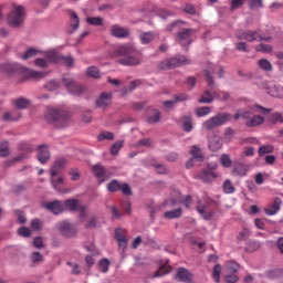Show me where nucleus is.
<instances>
[{"label": "nucleus", "mask_w": 283, "mask_h": 283, "mask_svg": "<svg viewBox=\"0 0 283 283\" xmlns=\"http://www.w3.org/2000/svg\"><path fill=\"white\" fill-rule=\"evenodd\" d=\"M212 74H213V67L206 70V78L208 82V88H207V91H205L203 95H201V97L199 99L200 104H210L213 102L212 91L214 87V80H213Z\"/></svg>", "instance_id": "39448f33"}, {"label": "nucleus", "mask_w": 283, "mask_h": 283, "mask_svg": "<svg viewBox=\"0 0 283 283\" xmlns=\"http://www.w3.org/2000/svg\"><path fill=\"white\" fill-rule=\"evenodd\" d=\"M31 261H32L33 263L43 262V256H42V254H41L39 251H34V252L31 254Z\"/></svg>", "instance_id": "0e129e2a"}, {"label": "nucleus", "mask_w": 283, "mask_h": 283, "mask_svg": "<svg viewBox=\"0 0 283 283\" xmlns=\"http://www.w3.org/2000/svg\"><path fill=\"white\" fill-rule=\"evenodd\" d=\"M222 147L221 139L219 137H214L210 139V143L208 144V148L212 151H218Z\"/></svg>", "instance_id": "f704fd0d"}, {"label": "nucleus", "mask_w": 283, "mask_h": 283, "mask_svg": "<svg viewBox=\"0 0 283 283\" xmlns=\"http://www.w3.org/2000/svg\"><path fill=\"white\" fill-rule=\"evenodd\" d=\"M98 265L103 273H107L109 271L111 261H108V259H102Z\"/></svg>", "instance_id": "13d9d810"}, {"label": "nucleus", "mask_w": 283, "mask_h": 283, "mask_svg": "<svg viewBox=\"0 0 283 283\" xmlns=\"http://www.w3.org/2000/svg\"><path fill=\"white\" fill-rule=\"evenodd\" d=\"M20 118H21V114L20 113L15 114V112H13V113L7 112L3 115V119L7 122H17Z\"/></svg>", "instance_id": "49530a36"}, {"label": "nucleus", "mask_w": 283, "mask_h": 283, "mask_svg": "<svg viewBox=\"0 0 283 283\" xmlns=\"http://www.w3.org/2000/svg\"><path fill=\"white\" fill-rule=\"evenodd\" d=\"M59 87H60V84L55 80H51V81L46 82V84H44V88H46V91H49V92H54V91L59 90Z\"/></svg>", "instance_id": "8fccbe9b"}, {"label": "nucleus", "mask_w": 283, "mask_h": 283, "mask_svg": "<svg viewBox=\"0 0 283 283\" xmlns=\"http://www.w3.org/2000/svg\"><path fill=\"white\" fill-rule=\"evenodd\" d=\"M196 33L195 29H184L182 31L177 33V40L181 46L186 48L191 45L192 35Z\"/></svg>", "instance_id": "ddd939ff"}, {"label": "nucleus", "mask_w": 283, "mask_h": 283, "mask_svg": "<svg viewBox=\"0 0 283 283\" xmlns=\"http://www.w3.org/2000/svg\"><path fill=\"white\" fill-rule=\"evenodd\" d=\"M227 272L235 274L240 270L239 263H235V261H228L226 265Z\"/></svg>", "instance_id": "a19ab883"}, {"label": "nucleus", "mask_w": 283, "mask_h": 283, "mask_svg": "<svg viewBox=\"0 0 283 283\" xmlns=\"http://www.w3.org/2000/svg\"><path fill=\"white\" fill-rule=\"evenodd\" d=\"M66 165V160L64 158L57 159L53 163V167H51V185H53V189L59 193H69L70 190L62 188L61 185L64 184L63 177L56 178L60 176L61 171H63Z\"/></svg>", "instance_id": "f03ea898"}, {"label": "nucleus", "mask_w": 283, "mask_h": 283, "mask_svg": "<svg viewBox=\"0 0 283 283\" xmlns=\"http://www.w3.org/2000/svg\"><path fill=\"white\" fill-rule=\"evenodd\" d=\"M271 123L272 124H283V114L282 113H274L271 115V118H270Z\"/></svg>", "instance_id": "bf43d9fd"}, {"label": "nucleus", "mask_w": 283, "mask_h": 283, "mask_svg": "<svg viewBox=\"0 0 283 283\" xmlns=\"http://www.w3.org/2000/svg\"><path fill=\"white\" fill-rule=\"evenodd\" d=\"M113 93H101L96 101V106L99 108H106L112 104Z\"/></svg>", "instance_id": "5701e85b"}, {"label": "nucleus", "mask_w": 283, "mask_h": 283, "mask_svg": "<svg viewBox=\"0 0 283 283\" xmlns=\"http://www.w3.org/2000/svg\"><path fill=\"white\" fill-rule=\"evenodd\" d=\"M70 24L67 27V34H73L80 28V18L76 12L69 10Z\"/></svg>", "instance_id": "412c9836"}, {"label": "nucleus", "mask_w": 283, "mask_h": 283, "mask_svg": "<svg viewBox=\"0 0 283 283\" xmlns=\"http://www.w3.org/2000/svg\"><path fill=\"white\" fill-rule=\"evenodd\" d=\"M155 39V34L151 31L144 32L139 35L140 44L142 45H148L150 44Z\"/></svg>", "instance_id": "bb28decb"}, {"label": "nucleus", "mask_w": 283, "mask_h": 283, "mask_svg": "<svg viewBox=\"0 0 283 283\" xmlns=\"http://www.w3.org/2000/svg\"><path fill=\"white\" fill-rule=\"evenodd\" d=\"M258 65L264 72H271L273 70V65L268 59L259 60Z\"/></svg>", "instance_id": "e433bc0d"}, {"label": "nucleus", "mask_w": 283, "mask_h": 283, "mask_svg": "<svg viewBox=\"0 0 283 283\" xmlns=\"http://www.w3.org/2000/svg\"><path fill=\"white\" fill-rule=\"evenodd\" d=\"M92 171L99 184L105 182V180H109L111 178V175L105 170L102 165H94L92 167Z\"/></svg>", "instance_id": "f3484780"}, {"label": "nucleus", "mask_w": 283, "mask_h": 283, "mask_svg": "<svg viewBox=\"0 0 283 283\" xmlns=\"http://www.w3.org/2000/svg\"><path fill=\"white\" fill-rule=\"evenodd\" d=\"M254 84L262 90H266L268 94H270L272 97L283 98V88H277V86H274V88H271V84H269L268 81H264L261 76H258L255 78Z\"/></svg>", "instance_id": "9d476101"}, {"label": "nucleus", "mask_w": 283, "mask_h": 283, "mask_svg": "<svg viewBox=\"0 0 283 283\" xmlns=\"http://www.w3.org/2000/svg\"><path fill=\"white\" fill-rule=\"evenodd\" d=\"M38 53H39V50L30 48L24 52V54H22L21 57L23 61H27V60L35 57L38 55Z\"/></svg>", "instance_id": "79ce46f5"}, {"label": "nucleus", "mask_w": 283, "mask_h": 283, "mask_svg": "<svg viewBox=\"0 0 283 283\" xmlns=\"http://www.w3.org/2000/svg\"><path fill=\"white\" fill-rule=\"evenodd\" d=\"M250 237H251V230L249 228H242L239 231L237 239L239 242H243V241L249 240Z\"/></svg>", "instance_id": "473e14b6"}, {"label": "nucleus", "mask_w": 283, "mask_h": 283, "mask_svg": "<svg viewBox=\"0 0 283 283\" xmlns=\"http://www.w3.org/2000/svg\"><path fill=\"white\" fill-rule=\"evenodd\" d=\"M70 113L62 109L49 108L46 109V115L44 119L53 124L56 128H64L70 124Z\"/></svg>", "instance_id": "7ed1b4c3"}, {"label": "nucleus", "mask_w": 283, "mask_h": 283, "mask_svg": "<svg viewBox=\"0 0 283 283\" xmlns=\"http://www.w3.org/2000/svg\"><path fill=\"white\" fill-rule=\"evenodd\" d=\"M255 51L260 53H271L273 51V46L265 43H260L255 46Z\"/></svg>", "instance_id": "a18cd8bd"}, {"label": "nucleus", "mask_w": 283, "mask_h": 283, "mask_svg": "<svg viewBox=\"0 0 283 283\" xmlns=\"http://www.w3.org/2000/svg\"><path fill=\"white\" fill-rule=\"evenodd\" d=\"M64 210L69 209L70 211H76L78 208L77 199H66L63 202Z\"/></svg>", "instance_id": "c85d7f7f"}, {"label": "nucleus", "mask_w": 283, "mask_h": 283, "mask_svg": "<svg viewBox=\"0 0 283 283\" xmlns=\"http://www.w3.org/2000/svg\"><path fill=\"white\" fill-rule=\"evenodd\" d=\"M44 208L55 216L64 212V203L60 200L46 202L44 203Z\"/></svg>", "instance_id": "aec40b11"}, {"label": "nucleus", "mask_w": 283, "mask_h": 283, "mask_svg": "<svg viewBox=\"0 0 283 283\" xmlns=\"http://www.w3.org/2000/svg\"><path fill=\"white\" fill-rule=\"evenodd\" d=\"M283 206V200L280 197L274 198L273 202L269 206V208L264 209V213L269 217H273L279 213Z\"/></svg>", "instance_id": "a211bd4d"}, {"label": "nucleus", "mask_w": 283, "mask_h": 283, "mask_svg": "<svg viewBox=\"0 0 283 283\" xmlns=\"http://www.w3.org/2000/svg\"><path fill=\"white\" fill-rule=\"evenodd\" d=\"M239 281V276L235 273L229 274L224 276L226 283H237Z\"/></svg>", "instance_id": "774afa93"}, {"label": "nucleus", "mask_w": 283, "mask_h": 283, "mask_svg": "<svg viewBox=\"0 0 283 283\" xmlns=\"http://www.w3.org/2000/svg\"><path fill=\"white\" fill-rule=\"evenodd\" d=\"M13 104L18 109H25L31 104V102L27 99V97H19L14 101Z\"/></svg>", "instance_id": "72a5a7b5"}, {"label": "nucleus", "mask_w": 283, "mask_h": 283, "mask_svg": "<svg viewBox=\"0 0 283 283\" xmlns=\"http://www.w3.org/2000/svg\"><path fill=\"white\" fill-rule=\"evenodd\" d=\"M264 123V117L262 116H253L251 117L247 123V127H256L259 125H262Z\"/></svg>", "instance_id": "2f4dec72"}, {"label": "nucleus", "mask_w": 283, "mask_h": 283, "mask_svg": "<svg viewBox=\"0 0 283 283\" xmlns=\"http://www.w3.org/2000/svg\"><path fill=\"white\" fill-rule=\"evenodd\" d=\"M221 165H223L226 168L231 167L232 160L229 155L221 156Z\"/></svg>", "instance_id": "69168bd1"}, {"label": "nucleus", "mask_w": 283, "mask_h": 283, "mask_svg": "<svg viewBox=\"0 0 283 283\" xmlns=\"http://www.w3.org/2000/svg\"><path fill=\"white\" fill-rule=\"evenodd\" d=\"M24 8L19 6L17 7L8 17V24L13 28H20L24 22Z\"/></svg>", "instance_id": "1a4fd4ad"}, {"label": "nucleus", "mask_w": 283, "mask_h": 283, "mask_svg": "<svg viewBox=\"0 0 283 283\" xmlns=\"http://www.w3.org/2000/svg\"><path fill=\"white\" fill-rule=\"evenodd\" d=\"M45 76H46L45 72L36 71V70H32V69H27L24 71V77H22L20 80V83H24L29 80L40 81V80L44 78Z\"/></svg>", "instance_id": "2eb2a0df"}, {"label": "nucleus", "mask_w": 283, "mask_h": 283, "mask_svg": "<svg viewBox=\"0 0 283 283\" xmlns=\"http://www.w3.org/2000/svg\"><path fill=\"white\" fill-rule=\"evenodd\" d=\"M0 70H1V72L7 73V74H14L19 70V64L4 63V64H1Z\"/></svg>", "instance_id": "a878e982"}, {"label": "nucleus", "mask_w": 283, "mask_h": 283, "mask_svg": "<svg viewBox=\"0 0 283 283\" xmlns=\"http://www.w3.org/2000/svg\"><path fill=\"white\" fill-rule=\"evenodd\" d=\"M134 48L129 45H122L115 52L111 54L112 57H122L118 63L124 66H136L140 64V59L134 55Z\"/></svg>", "instance_id": "f257e3e1"}, {"label": "nucleus", "mask_w": 283, "mask_h": 283, "mask_svg": "<svg viewBox=\"0 0 283 283\" xmlns=\"http://www.w3.org/2000/svg\"><path fill=\"white\" fill-rule=\"evenodd\" d=\"M244 3H245V0H231L230 10L234 12V10H239V8H242Z\"/></svg>", "instance_id": "6e6d98bb"}, {"label": "nucleus", "mask_w": 283, "mask_h": 283, "mask_svg": "<svg viewBox=\"0 0 283 283\" xmlns=\"http://www.w3.org/2000/svg\"><path fill=\"white\" fill-rule=\"evenodd\" d=\"M190 154L192 155V158L197 161H203L205 159L201 149L198 146H192Z\"/></svg>", "instance_id": "4c0bfd02"}, {"label": "nucleus", "mask_w": 283, "mask_h": 283, "mask_svg": "<svg viewBox=\"0 0 283 283\" xmlns=\"http://www.w3.org/2000/svg\"><path fill=\"white\" fill-rule=\"evenodd\" d=\"M115 239L118 243L119 250L125 251V249H127L128 239L125 237L122 228L115 229Z\"/></svg>", "instance_id": "4be33fe9"}, {"label": "nucleus", "mask_w": 283, "mask_h": 283, "mask_svg": "<svg viewBox=\"0 0 283 283\" xmlns=\"http://www.w3.org/2000/svg\"><path fill=\"white\" fill-rule=\"evenodd\" d=\"M249 171V166L243 163H239L232 170L234 176H247Z\"/></svg>", "instance_id": "cd10ccee"}, {"label": "nucleus", "mask_w": 283, "mask_h": 283, "mask_svg": "<svg viewBox=\"0 0 283 283\" xmlns=\"http://www.w3.org/2000/svg\"><path fill=\"white\" fill-rule=\"evenodd\" d=\"M60 233L65 238H73L77 233V228L70 221H62L60 223Z\"/></svg>", "instance_id": "4468645a"}, {"label": "nucleus", "mask_w": 283, "mask_h": 283, "mask_svg": "<svg viewBox=\"0 0 283 283\" xmlns=\"http://www.w3.org/2000/svg\"><path fill=\"white\" fill-rule=\"evenodd\" d=\"M86 23L88 25L102 27L104 23V20L101 17H92L86 19Z\"/></svg>", "instance_id": "37998d69"}, {"label": "nucleus", "mask_w": 283, "mask_h": 283, "mask_svg": "<svg viewBox=\"0 0 283 283\" xmlns=\"http://www.w3.org/2000/svg\"><path fill=\"white\" fill-rule=\"evenodd\" d=\"M255 155V148L252 146H247L243 148L242 156L252 157Z\"/></svg>", "instance_id": "e2e57ef3"}, {"label": "nucleus", "mask_w": 283, "mask_h": 283, "mask_svg": "<svg viewBox=\"0 0 283 283\" xmlns=\"http://www.w3.org/2000/svg\"><path fill=\"white\" fill-rule=\"evenodd\" d=\"M159 119H160V112L157 109L151 111L147 117V122L149 124H155L159 122Z\"/></svg>", "instance_id": "ea45409f"}, {"label": "nucleus", "mask_w": 283, "mask_h": 283, "mask_svg": "<svg viewBox=\"0 0 283 283\" xmlns=\"http://www.w3.org/2000/svg\"><path fill=\"white\" fill-rule=\"evenodd\" d=\"M182 216V209L181 208H177L174 210H169L166 211L164 217L168 220H172V219H179Z\"/></svg>", "instance_id": "c756f323"}, {"label": "nucleus", "mask_w": 283, "mask_h": 283, "mask_svg": "<svg viewBox=\"0 0 283 283\" xmlns=\"http://www.w3.org/2000/svg\"><path fill=\"white\" fill-rule=\"evenodd\" d=\"M175 280L181 283H193V274L187 268H178Z\"/></svg>", "instance_id": "dca6fc26"}, {"label": "nucleus", "mask_w": 283, "mask_h": 283, "mask_svg": "<svg viewBox=\"0 0 283 283\" xmlns=\"http://www.w3.org/2000/svg\"><path fill=\"white\" fill-rule=\"evenodd\" d=\"M50 158L51 154L48 145H40V147H38V160H40L42 164H46Z\"/></svg>", "instance_id": "b1692460"}, {"label": "nucleus", "mask_w": 283, "mask_h": 283, "mask_svg": "<svg viewBox=\"0 0 283 283\" xmlns=\"http://www.w3.org/2000/svg\"><path fill=\"white\" fill-rule=\"evenodd\" d=\"M115 135L112 132H103L97 136L98 142H103L105 139L107 140H114Z\"/></svg>", "instance_id": "864d4df0"}, {"label": "nucleus", "mask_w": 283, "mask_h": 283, "mask_svg": "<svg viewBox=\"0 0 283 283\" xmlns=\"http://www.w3.org/2000/svg\"><path fill=\"white\" fill-rule=\"evenodd\" d=\"M10 155V148L8 142H2L0 144V157H8Z\"/></svg>", "instance_id": "3c124183"}, {"label": "nucleus", "mask_w": 283, "mask_h": 283, "mask_svg": "<svg viewBox=\"0 0 283 283\" xmlns=\"http://www.w3.org/2000/svg\"><path fill=\"white\" fill-rule=\"evenodd\" d=\"M219 203L213 199H208L207 203L202 205L201 200L197 203V211L198 213L207 221L211 220L214 216V211L209 210V208L218 209Z\"/></svg>", "instance_id": "20e7f679"}, {"label": "nucleus", "mask_w": 283, "mask_h": 283, "mask_svg": "<svg viewBox=\"0 0 283 283\" xmlns=\"http://www.w3.org/2000/svg\"><path fill=\"white\" fill-rule=\"evenodd\" d=\"M122 184L118 180H112L107 185V190L112 193L117 192L120 190Z\"/></svg>", "instance_id": "c03bdc74"}, {"label": "nucleus", "mask_w": 283, "mask_h": 283, "mask_svg": "<svg viewBox=\"0 0 283 283\" xmlns=\"http://www.w3.org/2000/svg\"><path fill=\"white\" fill-rule=\"evenodd\" d=\"M59 60H60V56H59L57 53H55V52H49V53L46 54V59H36V60H35V65H36L38 67L45 69V67H48V63H49V62L56 63V62H59Z\"/></svg>", "instance_id": "6ab92c4d"}, {"label": "nucleus", "mask_w": 283, "mask_h": 283, "mask_svg": "<svg viewBox=\"0 0 283 283\" xmlns=\"http://www.w3.org/2000/svg\"><path fill=\"white\" fill-rule=\"evenodd\" d=\"M273 151H274V146H272V145H263L258 150L259 156H261V157H263L266 154H271Z\"/></svg>", "instance_id": "09e8293b"}, {"label": "nucleus", "mask_w": 283, "mask_h": 283, "mask_svg": "<svg viewBox=\"0 0 283 283\" xmlns=\"http://www.w3.org/2000/svg\"><path fill=\"white\" fill-rule=\"evenodd\" d=\"M191 63L190 59L181 55L179 57H171L167 61L160 62L158 67L163 71L174 70L184 65H189Z\"/></svg>", "instance_id": "0eeeda50"}, {"label": "nucleus", "mask_w": 283, "mask_h": 283, "mask_svg": "<svg viewBox=\"0 0 283 283\" xmlns=\"http://www.w3.org/2000/svg\"><path fill=\"white\" fill-rule=\"evenodd\" d=\"M235 187L232 185L230 179H226L223 181V193L226 195H233L235 193Z\"/></svg>", "instance_id": "c9c22d12"}, {"label": "nucleus", "mask_w": 283, "mask_h": 283, "mask_svg": "<svg viewBox=\"0 0 283 283\" xmlns=\"http://www.w3.org/2000/svg\"><path fill=\"white\" fill-rule=\"evenodd\" d=\"M87 75L90 77H93V78H99L101 77V72L96 66H90L87 69Z\"/></svg>", "instance_id": "4d7b16f0"}, {"label": "nucleus", "mask_w": 283, "mask_h": 283, "mask_svg": "<svg viewBox=\"0 0 283 283\" xmlns=\"http://www.w3.org/2000/svg\"><path fill=\"white\" fill-rule=\"evenodd\" d=\"M184 12H186L187 14H196L197 9L192 3H187L184 8Z\"/></svg>", "instance_id": "338daca9"}, {"label": "nucleus", "mask_w": 283, "mask_h": 283, "mask_svg": "<svg viewBox=\"0 0 283 283\" xmlns=\"http://www.w3.org/2000/svg\"><path fill=\"white\" fill-rule=\"evenodd\" d=\"M222 272V268L220 264L214 265L212 270V279H214V282L220 283V274Z\"/></svg>", "instance_id": "5fc2aeb1"}, {"label": "nucleus", "mask_w": 283, "mask_h": 283, "mask_svg": "<svg viewBox=\"0 0 283 283\" xmlns=\"http://www.w3.org/2000/svg\"><path fill=\"white\" fill-rule=\"evenodd\" d=\"M260 249V242L258 241H248L245 244V252L252 253Z\"/></svg>", "instance_id": "58836bf2"}, {"label": "nucleus", "mask_w": 283, "mask_h": 283, "mask_svg": "<svg viewBox=\"0 0 283 283\" xmlns=\"http://www.w3.org/2000/svg\"><path fill=\"white\" fill-rule=\"evenodd\" d=\"M249 8L250 10L263 8V0H249Z\"/></svg>", "instance_id": "052dcab7"}, {"label": "nucleus", "mask_w": 283, "mask_h": 283, "mask_svg": "<svg viewBox=\"0 0 283 283\" xmlns=\"http://www.w3.org/2000/svg\"><path fill=\"white\" fill-rule=\"evenodd\" d=\"M111 33L114 38H117V39H125L129 36V30L122 28L119 25H113Z\"/></svg>", "instance_id": "393cba45"}, {"label": "nucleus", "mask_w": 283, "mask_h": 283, "mask_svg": "<svg viewBox=\"0 0 283 283\" xmlns=\"http://www.w3.org/2000/svg\"><path fill=\"white\" fill-rule=\"evenodd\" d=\"M237 39L241 41H247V42H254V41H266L269 42L271 40L270 36H263L262 34L259 33V31H243L237 33Z\"/></svg>", "instance_id": "9b49d317"}, {"label": "nucleus", "mask_w": 283, "mask_h": 283, "mask_svg": "<svg viewBox=\"0 0 283 283\" xmlns=\"http://www.w3.org/2000/svg\"><path fill=\"white\" fill-rule=\"evenodd\" d=\"M251 119V112L249 111H239L235 113V115L233 116V119L238 120V119Z\"/></svg>", "instance_id": "603ef678"}, {"label": "nucleus", "mask_w": 283, "mask_h": 283, "mask_svg": "<svg viewBox=\"0 0 283 283\" xmlns=\"http://www.w3.org/2000/svg\"><path fill=\"white\" fill-rule=\"evenodd\" d=\"M232 118V115L229 113H221L210 119H208L205 124H203V128L207 130H212L219 126L224 125L227 122H230Z\"/></svg>", "instance_id": "6e6552de"}, {"label": "nucleus", "mask_w": 283, "mask_h": 283, "mask_svg": "<svg viewBox=\"0 0 283 283\" xmlns=\"http://www.w3.org/2000/svg\"><path fill=\"white\" fill-rule=\"evenodd\" d=\"M210 113H211V108H210V107H199V108L196 111V114H197L199 117L208 116Z\"/></svg>", "instance_id": "680f3d73"}, {"label": "nucleus", "mask_w": 283, "mask_h": 283, "mask_svg": "<svg viewBox=\"0 0 283 283\" xmlns=\"http://www.w3.org/2000/svg\"><path fill=\"white\" fill-rule=\"evenodd\" d=\"M20 149L23 151L22 154L18 155L17 157L12 158L11 160H7L4 163V165L7 167H10L11 165L22 161L23 159H27L29 157V154L32 153L34 150L33 146L28 144V143H23L20 145Z\"/></svg>", "instance_id": "f8f14e48"}, {"label": "nucleus", "mask_w": 283, "mask_h": 283, "mask_svg": "<svg viewBox=\"0 0 283 283\" xmlns=\"http://www.w3.org/2000/svg\"><path fill=\"white\" fill-rule=\"evenodd\" d=\"M217 177L218 175L211 170H203L200 175V178L203 180V182H212V180H216Z\"/></svg>", "instance_id": "7c9ffc66"}, {"label": "nucleus", "mask_w": 283, "mask_h": 283, "mask_svg": "<svg viewBox=\"0 0 283 283\" xmlns=\"http://www.w3.org/2000/svg\"><path fill=\"white\" fill-rule=\"evenodd\" d=\"M62 84L72 95H81L85 92L84 86H82V84H77V82L73 78L71 74L62 75Z\"/></svg>", "instance_id": "423d86ee"}, {"label": "nucleus", "mask_w": 283, "mask_h": 283, "mask_svg": "<svg viewBox=\"0 0 283 283\" xmlns=\"http://www.w3.org/2000/svg\"><path fill=\"white\" fill-rule=\"evenodd\" d=\"M124 143L125 142H123V140H118L114 145H112L111 149H109L111 155L117 156L119 154L120 149L123 148Z\"/></svg>", "instance_id": "de8ad7c7"}]
</instances>
